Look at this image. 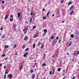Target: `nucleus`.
<instances>
[{"mask_svg": "<svg viewBox=\"0 0 79 79\" xmlns=\"http://www.w3.org/2000/svg\"><path fill=\"white\" fill-rule=\"evenodd\" d=\"M10 16L11 18H13V15H11Z\"/></svg>", "mask_w": 79, "mask_h": 79, "instance_id": "c03bdc74", "label": "nucleus"}, {"mask_svg": "<svg viewBox=\"0 0 79 79\" xmlns=\"http://www.w3.org/2000/svg\"><path fill=\"white\" fill-rule=\"evenodd\" d=\"M55 69H54L53 70V72L54 73H55Z\"/></svg>", "mask_w": 79, "mask_h": 79, "instance_id": "864d4df0", "label": "nucleus"}, {"mask_svg": "<svg viewBox=\"0 0 79 79\" xmlns=\"http://www.w3.org/2000/svg\"><path fill=\"white\" fill-rule=\"evenodd\" d=\"M33 72H34V71H33V70H32L31 71V73H33Z\"/></svg>", "mask_w": 79, "mask_h": 79, "instance_id": "a18cd8bd", "label": "nucleus"}, {"mask_svg": "<svg viewBox=\"0 0 79 79\" xmlns=\"http://www.w3.org/2000/svg\"><path fill=\"white\" fill-rule=\"evenodd\" d=\"M73 55L76 56V52H74Z\"/></svg>", "mask_w": 79, "mask_h": 79, "instance_id": "473e14b6", "label": "nucleus"}, {"mask_svg": "<svg viewBox=\"0 0 79 79\" xmlns=\"http://www.w3.org/2000/svg\"><path fill=\"white\" fill-rule=\"evenodd\" d=\"M28 50H29V48H27L25 50L26 52H27V51H28Z\"/></svg>", "mask_w": 79, "mask_h": 79, "instance_id": "cd10ccee", "label": "nucleus"}, {"mask_svg": "<svg viewBox=\"0 0 79 79\" xmlns=\"http://www.w3.org/2000/svg\"><path fill=\"white\" fill-rule=\"evenodd\" d=\"M73 13H74V11H72V12L70 13V15H72V14H73Z\"/></svg>", "mask_w": 79, "mask_h": 79, "instance_id": "a878e982", "label": "nucleus"}, {"mask_svg": "<svg viewBox=\"0 0 79 79\" xmlns=\"http://www.w3.org/2000/svg\"><path fill=\"white\" fill-rule=\"evenodd\" d=\"M28 23V22H27V21H26V23Z\"/></svg>", "mask_w": 79, "mask_h": 79, "instance_id": "338daca9", "label": "nucleus"}, {"mask_svg": "<svg viewBox=\"0 0 79 79\" xmlns=\"http://www.w3.org/2000/svg\"><path fill=\"white\" fill-rule=\"evenodd\" d=\"M32 17H34L35 16V13H34L32 14Z\"/></svg>", "mask_w": 79, "mask_h": 79, "instance_id": "393cba45", "label": "nucleus"}, {"mask_svg": "<svg viewBox=\"0 0 79 79\" xmlns=\"http://www.w3.org/2000/svg\"><path fill=\"white\" fill-rule=\"evenodd\" d=\"M44 45H42L41 46V48H44Z\"/></svg>", "mask_w": 79, "mask_h": 79, "instance_id": "2f4dec72", "label": "nucleus"}, {"mask_svg": "<svg viewBox=\"0 0 79 79\" xmlns=\"http://www.w3.org/2000/svg\"><path fill=\"white\" fill-rule=\"evenodd\" d=\"M24 40H27V36H26L25 37V38L24 39Z\"/></svg>", "mask_w": 79, "mask_h": 79, "instance_id": "6e6552de", "label": "nucleus"}, {"mask_svg": "<svg viewBox=\"0 0 79 79\" xmlns=\"http://www.w3.org/2000/svg\"><path fill=\"white\" fill-rule=\"evenodd\" d=\"M35 44H34L33 45V48L34 49V48H35Z\"/></svg>", "mask_w": 79, "mask_h": 79, "instance_id": "5701e85b", "label": "nucleus"}, {"mask_svg": "<svg viewBox=\"0 0 79 79\" xmlns=\"http://www.w3.org/2000/svg\"><path fill=\"white\" fill-rule=\"evenodd\" d=\"M75 78V76H74L73 77V78L72 79H74Z\"/></svg>", "mask_w": 79, "mask_h": 79, "instance_id": "5fc2aeb1", "label": "nucleus"}, {"mask_svg": "<svg viewBox=\"0 0 79 79\" xmlns=\"http://www.w3.org/2000/svg\"><path fill=\"white\" fill-rule=\"evenodd\" d=\"M44 33H47V29H44Z\"/></svg>", "mask_w": 79, "mask_h": 79, "instance_id": "0eeeda50", "label": "nucleus"}, {"mask_svg": "<svg viewBox=\"0 0 79 79\" xmlns=\"http://www.w3.org/2000/svg\"><path fill=\"white\" fill-rule=\"evenodd\" d=\"M4 68H6V66H4Z\"/></svg>", "mask_w": 79, "mask_h": 79, "instance_id": "e2e57ef3", "label": "nucleus"}, {"mask_svg": "<svg viewBox=\"0 0 79 79\" xmlns=\"http://www.w3.org/2000/svg\"><path fill=\"white\" fill-rule=\"evenodd\" d=\"M42 66H46V64L44 63V64H43Z\"/></svg>", "mask_w": 79, "mask_h": 79, "instance_id": "aec40b11", "label": "nucleus"}, {"mask_svg": "<svg viewBox=\"0 0 79 79\" xmlns=\"http://www.w3.org/2000/svg\"><path fill=\"white\" fill-rule=\"evenodd\" d=\"M56 42H57V40H55L54 41V44H56Z\"/></svg>", "mask_w": 79, "mask_h": 79, "instance_id": "ddd939ff", "label": "nucleus"}, {"mask_svg": "<svg viewBox=\"0 0 79 79\" xmlns=\"http://www.w3.org/2000/svg\"><path fill=\"white\" fill-rule=\"evenodd\" d=\"M41 45V43H40V41L38 43V45Z\"/></svg>", "mask_w": 79, "mask_h": 79, "instance_id": "dca6fc26", "label": "nucleus"}, {"mask_svg": "<svg viewBox=\"0 0 79 79\" xmlns=\"http://www.w3.org/2000/svg\"><path fill=\"white\" fill-rule=\"evenodd\" d=\"M46 17H44L43 18V19H46Z\"/></svg>", "mask_w": 79, "mask_h": 79, "instance_id": "72a5a7b5", "label": "nucleus"}, {"mask_svg": "<svg viewBox=\"0 0 79 79\" xmlns=\"http://www.w3.org/2000/svg\"><path fill=\"white\" fill-rule=\"evenodd\" d=\"M8 77L11 79L12 77V75L9 74L8 75Z\"/></svg>", "mask_w": 79, "mask_h": 79, "instance_id": "20e7f679", "label": "nucleus"}, {"mask_svg": "<svg viewBox=\"0 0 79 79\" xmlns=\"http://www.w3.org/2000/svg\"><path fill=\"white\" fill-rule=\"evenodd\" d=\"M60 42H61V40H59V44H60Z\"/></svg>", "mask_w": 79, "mask_h": 79, "instance_id": "6e6d98bb", "label": "nucleus"}, {"mask_svg": "<svg viewBox=\"0 0 79 79\" xmlns=\"http://www.w3.org/2000/svg\"><path fill=\"white\" fill-rule=\"evenodd\" d=\"M32 18H31L30 21V23H32Z\"/></svg>", "mask_w": 79, "mask_h": 79, "instance_id": "6ab92c4d", "label": "nucleus"}, {"mask_svg": "<svg viewBox=\"0 0 79 79\" xmlns=\"http://www.w3.org/2000/svg\"><path fill=\"white\" fill-rule=\"evenodd\" d=\"M75 39H76V40H77V37H76Z\"/></svg>", "mask_w": 79, "mask_h": 79, "instance_id": "bf43d9fd", "label": "nucleus"}, {"mask_svg": "<svg viewBox=\"0 0 79 79\" xmlns=\"http://www.w3.org/2000/svg\"><path fill=\"white\" fill-rule=\"evenodd\" d=\"M73 6H72L71 7H70V9H72V8H73Z\"/></svg>", "mask_w": 79, "mask_h": 79, "instance_id": "58836bf2", "label": "nucleus"}, {"mask_svg": "<svg viewBox=\"0 0 79 79\" xmlns=\"http://www.w3.org/2000/svg\"><path fill=\"white\" fill-rule=\"evenodd\" d=\"M45 34H43V36H45Z\"/></svg>", "mask_w": 79, "mask_h": 79, "instance_id": "4d7b16f0", "label": "nucleus"}, {"mask_svg": "<svg viewBox=\"0 0 79 79\" xmlns=\"http://www.w3.org/2000/svg\"><path fill=\"white\" fill-rule=\"evenodd\" d=\"M68 44H69V43L68 42L67 43V45H68Z\"/></svg>", "mask_w": 79, "mask_h": 79, "instance_id": "774afa93", "label": "nucleus"}, {"mask_svg": "<svg viewBox=\"0 0 79 79\" xmlns=\"http://www.w3.org/2000/svg\"><path fill=\"white\" fill-rule=\"evenodd\" d=\"M70 37L71 38H73V37H74V35L72 34L70 35Z\"/></svg>", "mask_w": 79, "mask_h": 79, "instance_id": "f8f14e48", "label": "nucleus"}, {"mask_svg": "<svg viewBox=\"0 0 79 79\" xmlns=\"http://www.w3.org/2000/svg\"><path fill=\"white\" fill-rule=\"evenodd\" d=\"M8 47H9V46L6 45L5 46V48H8Z\"/></svg>", "mask_w": 79, "mask_h": 79, "instance_id": "2eb2a0df", "label": "nucleus"}, {"mask_svg": "<svg viewBox=\"0 0 79 79\" xmlns=\"http://www.w3.org/2000/svg\"><path fill=\"white\" fill-rule=\"evenodd\" d=\"M58 38H59L58 37H57L56 38V40H58Z\"/></svg>", "mask_w": 79, "mask_h": 79, "instance_id": "8fccbe9b", "label": "nucleus"}, {"mask_svg": "<svg viewBox=\"0 0 79 79\" xmlns=\"http://www.w3.org/2000/svg\"><path fill=\"white\" fill-rule=\"evenodd\" d=\"M25 48V46H24V45H23L22 46V48Z\"/></svg>", "mask_w": 79, "mask_h": 79, "instance_id": "bb28decb", "label": "nucleus"}, {"mask_svg": "<svg viewBox=\"0 0 79 79\" xmlns=\"http://www.w3.org/2000/svg\"><path fill=\"white\" fill-rule=\"evenodd\" d=\"M55 16V14L52 15V16Z\"/></svg>", "mask_w": 79, "mask_h": 79, "instance_id": "0e129e2a", "label": "nucleus"}, {"mask_svg": "<svg viewBox=\"0 0 79 79\" xmlns=\"http://www.w3.org/2000/svg\"><path fill=\"white\" fill-rule=\"evenodd\" d=\"M42 11H45V9H43L42 10Z\"/></svg>", "mask_w": 79, "mask_h": 79, "instance_id": "f704fd0d", "label": "nucleus"}, {"mask_svg": "<svg viewBox=\"0 0 79 79\" xmlns=\"http://www.w3.org/2000/svg\"><path fill=\"white\" fill-rule=\"evenodd\" d=\"M52 58H55V56L54 55L52 56Z\"/></svg>", "mask_w": 79, "mask_h": 79, "instance_id": "a19ab883", "label": "nucleus"}, {"mask_svg": "<svg viewBox=\"0 0 79 79\" xmlns=\"http://www.w3.org/2000/svg\"><path fill=\"white\" fill-rule=\"evenodd\" d=\"M36 37H37V35L35 34L34 36V38H35Z\"/></svg>", "mask_w": 79, "mask_h": 79, "instance_id": "c756f323", "label": "nucleus"}, {"mask_svg": "<svg viewBox=\"0 0 79 79\" xmlns=\"http://www.w3.org/2000/svg\"><path fill=\"white\" fill-rule=\"evenodd\" d=\"M55 60H52V63H55Z\"/></svg>", "mask_w": 79, "mask_h": 79, "instance_id": "e433bc0d", "label": "nucleus"}, {"mask_svg": "<svg viewBox=\"0 0 79 79\" xmlns=\"http://www.w3.org/2000/svg\"><path fill=\"white\" fill-rule=\"evenodd\" d=\"M55 73V72H53L52 73V74L53 75V74H54V73Z\"/></svg>", "mask_w": 79, "mask_h": 79, "instance_id": "680f3d73", "label": "nucleus"}, {"mask_svg": "<svg viewBox=\"0 0 79 79\" xmlns=\"http://www.w3.org/2000/svg\"><path fill=\"white\" fill-rule=\"evenodd\" d=\"M35 78V74H33L32 75V78L33 79H34Z\"/></svg>", "mask_w": 79, "mask_h": 79, "instance_id": "39448f33", "label": "nucleus"}, {"mask_svg": "<svg viewBox=\"0 0 79 79\" xmlns=\"http://www.w3.org/2000/svg\"><path fill=\"white\" fill-rule=\"evenodd\" d=\"M7 59H8V57H7L6 59H5V61H6V60H7Z\"/></svg>", "mask_w": 79, "mask_h": 79, "instance_id": "13d9d810", "label": "nucleus"}, {"mask_svg": "<svg viewBox=\"0 0 79 79\" xmlns=\"http://www.w3.org/2000/svg\"><path fill=\"white\" fill-rule=\"evenodd\" d=\"M3 27L1 26V29H0L1 31H2V30H3Z\"/></svg>", "mask_w": 79, "mask_h": 79, "instance_id": "4be33fe9", "label": "nucleus"}, {"mask_svg": "<svg viewBox=\"0 0 79 79\" xmlns=\"http://www.w3.org/2000/svg\"><path fill=\"white\" fill-rule=\"evenodd\" d=\"M54 36H52V38H51V39L52 40H53V39H54Z\"/></svg>", "mask_w": 79, "mask_h": 79, "instance_id": "7c9ffc66", "label": "nucleus"}, {"mask_svg": "<svg viewBox=\"0 0 79 79\" xmlns=\"http://www.w3.org/2000/svg\"><path fill=\"white\" fill-rule=\"evenodd\" d=\"M4 77L5 78H6V75H4Z\"/></svg>", "mask_w": 79, "mask_h": 79, "instance_id": "603ef678", "label": "nucleus"}, {"mask_svg": "<svg viewBox=\"0 0 79 79\" xmlns=\"http://www.w3.org/2000/svg\"><path fill=\"white\" fill-rule=\"evenodd\" d=\"M5 56V54H3L2 55V57H4V56Z\"/></svg>", "mask_w": 79, "mask_h": 79, "instance_id": "ea45409f", "label": "nucleus"}, {"mask_svg": "<svg viewBox=\"0 0 79 79\" xmlns=\"http://www.w3.org/2000/svg\"><path fill=\"white\" fill-rule=\"evenodd\" d=\"M13 21V18H11L10 20V22Z\"/></svg>", "mask_w": 79, "mask_h": 79, "instance_id": "4468645a", "label": "nucleus"}, {"mask_svg": "<svg viewBox=\"0 0 79 79\" xmlns=\"http://www.w3.org/2000/svg\"><path fill=\"white\" fill-rule=\"evenodd\" d=\"M8 18V15H5V20H6Z\"/></svg>", "mask_w": 79, "mask_h": 79, "instance_id": "423d86ee", "label": "nucleus"}, {"mask_svg": "<svg viewBox=\"0 0 79 79\" xmlns=\"http://www.w3.org/2000/svg\"><path fill=\"white\" fill-rule=\"evenodd\" d=\"M64 3V1H61V3Z\"/></svg>", "mask_w": 79, "mask_h": 79, "instance_id": "37998d69", "label": "nucleus"}, {"mask_svg": "<svg viewBox=\"0 0 79 79\" xmlns=\"http://www.w3.org/2000/svg\"><path fill=\"white\" fill-rule=\"evenodd\" d=\"M14 48H16V45L15 44L14 46Z\"/></svg>", "mask_w": 79, "mask_h": 79, "instance_id": "b1692460", "label": "nucleus"}, {"mask_svg": "<svg viewBox=\"0 0 79 79\" xmlns=\"http://www.w3.org/2000/svg\"><path fill=\"white\" fill-rule=\"evenodd\" d=\"M35 65H34L33 68H35Z\"/></svg>", "mask_w": 79, "mask_h": 79, "instance_id": "69168bd1", "label": "nucleus"}, {"mask_svg": "<svg viewBox=\"0 0 79 79\" xmlns=\"http://www.w3.org/2000/svg\"><path fill=\"white\" fill-rule=\"evenodd\" d=\"M35 26H34V27L33 28V29H35Z\"/></svg>", "mask_w": 79, "mask_h": 79, "instance_id": "49530a36", "label": "nucleus"}, {"mask_svg": "<svg viewBox=\"0 0 79 79\" xmlns=\"http://www.w3.org/2000/svg\"><path fill=\"white\" fill-rule=\"evenodd\" d=\"M14 27L15 28H16V24H15L14 25Z\"/></svg>", "mask_w": 79, "mask_h": 79, "instance_id": "c9c22d12", "label": "nucleus"}, {"mask_svg": "<svg viewBox=\"0 0 79 79\" xmlns=\"http://www.w3.org/2000/svg\"><path fill=\"white\" fill-rule=\"evenodd\" d=\"M2 66V63H0V66Z\"/></svg>", "mask_w": 79, "mask_h": 79, "instance_id": "3c124183", "label": "nucleus"}, {"mask_svg": "<svg viewBox=\"0 0 79 79\" xmlns=\"http://www.w3.org/2000/svg\"><path fill=\"white\" fill-rule=\"evenodd\" d=\"M18 18H19L20 16H21V13H18Z\"/></svg>", "mask_w": 79, "mask_h": 79, "instance_id": "7ed1b4c3", "label": "nucleus"}, {"mask_svg": "<svg viewBox=\"0 0 79 79\" xmlns=\"http://www.w3.org/2000/svg\"><path fill=\"white\" fill-rule=\"evenodd\" d=\"M58 71L60 72V71H61V68H59L57 70Z\"/></svg>", "mask_w": 79, "mask_h": 79, "instance_id": "f3484780", "label": "nucleus"}, {"mask_svg": "<svg viewBox=\"0 0 79 79\" xmlns=\"http://www.w3.org/2000/svg\"><path fill=\"white\" fill-rule=\"evenodd\" d=\"M79 54V51H78L77 52V55H78Z\"/></svg>", "mask_w": 79, "mask_h": 79, "instance_id": "79ce46f5", "label": "nucleus"}, {"mask_svg": "<svg viewBox=\"0 0 79 79\" xmlns=\"http://www.w3.org/2000/svg\"><path fill=\"white\" fill-rule=\"evenodd\" d=\"M31 15H32V14H33V13H32V11H31Z\"/></svg>", "mask_w": 79, "mask_h": 79, "instance_id": "de8ad7c7", "label": "nucleus"}, {"mask_svg": "<svg viewBox=\"0 0 79 79\" xmlns=\"http://www.w3.org/2000/svg\"><path fill=\"white\" fill-rule=\"evenodd\" d=\"M27 55H28V52H26V53L24 54L23 55V57H26V56H27Z\"/></svg>", "mask_w": 79, "mask_h": 79, "instance_id": "f03ea898", "label": "nucleus"}, {"mask_svg": "<svg viewBox=\"0 0 79 79\" xmlns=\"http://www.w3.org/2000/svg\"><path fill=\"white\" fill-rule=\"evenodd\" d=\"M50 11H48L47 14V16H48V15H49V14H50Z\"/></svg>", "mask_w": 79, "mask_h": 79, "instance_id": "9b49d317", "label": "nucleus"}, {"mask_svg": "<svg viewBox=\"0 0 79 79\" xmlns=\"http://www.w3.org/2000/svg\"><path fill=\"white\" fill-rule=\"evenodd\" d=\"M72 3H73V2H69L68 4V5H71V4H72Z\"/></svg>", "mask_w": 79, "mask_h": 79, "instance_id": "a211bd4d", "label": "nucleus"}, {"mask_svg": "<svg viewBox=\"0 0 79 79\" xmlns=\"http://www.w3.org/2000/svg\"><path fill=\"white\" fill-rule=\"evenodd\" d=\"M7 73H8V70H6V72H5V74H7Z\"/></svg>", "mask_w": 79, "mask_h": 79, "instance_id": "1a4fd4ad", "label": "nucleus"}, {"mask_svg": "<svg viewBox=\"0 0 79 79\" xmlns=\"http://www.w3.org/2000/svg\"><path fill=\"white\" fill-rule=\"evenodd\" d=\"M2 4H3V3H5V1H2Z\"/></svg>", "mask_w": 79, "mask_h": 79, "instance_id": "c85d7f7f", "label": "nucleus"}, {"mask_svg": "<svg viewBox=\"0 0 79 79\" xmlns=\"http://www.w3.org/2000/svg\"><path fill=\"white\" fill-rule=\"evenodd\" d=\"M23 68V66H21L20 68V71H21V69Z\"/></svg>", "mask_w": 79, "mask_h": 79, "instance_id": "412c9836", "label": "nucleus"}, {"mask_svg": "<svg viewBox=\"0 0 79 79\" xmlns=\"http://www.w3.org/2000/svg\"><path fill=\"white\" fill-rule=\"evenodd\" d=\"M14 31H16V28H15Z\"/></svg>", "mask_w": 79, "mask_h": 79, "instance_id": "052dcab7", "label": "nucleus"}, {"mask_svg": "<svg viewBox=\"0 0 79 79\" xmlns=\"http://www.w3.org/2000/svg\"><path fill=\"white\" fill-rule=\"evenodd\" d=\"M5 37V35H4L2 37V38H4Z\"/></svg>", "mask_w": 79, "mask_h": 79, "instance_id": "09e8293b", "label": "nucleus"}, {"mask_svg": "<svg viewBox=\"0 0 79 79\" xmlns=\"http://www.w3.org/2000/svg\"><path fill=\"white\" fill-rule=\"evenodd\" d=\"M69 43H70V44H69V46H68V47H69V46H70V45H71V44H72V42L70 41Z\"/></svg>", "mask_w": 79, "mask_h": 79, "instance_id": "9d476101", "label": "nucleus"}, {"mask_svg": "<svg viewBox=\"0 0 79 79\" xmlns=\"http://www.w3.org/2000/svg\"><path fill=\"white\" fill-rule=\"evenodd\" d=\"M23 31L24 32V34H26L27 32V29L24 28V29H23Z\"/></svg>", "mask_w": 79, "mask_h": 79, "instance_id": "f257e3e1", "label": "nucleus"}, {"mask_svg": "<svg viewBox=\"0 0 79 79\" xmlns=\"http://www.w3.org/2000/svg\"><path fill=\"white\" fill-rule=\"evenodd\" d=\"M52 71H50L49 74L50 75L52 74Z\"/></svg>", "mask_w": 79, "mask_h": 79, "instance_id": "4c0bfd02", "label": "nucleus"}]
</instances>
